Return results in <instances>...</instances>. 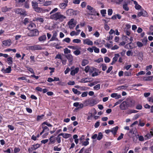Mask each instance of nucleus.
I'll return each instance as SVG.
<instances>
[{
  "instance_id": "f3484780",
  "label": "nucleus",
  "mask_w": 153,
  "mask_h": 153,
  "mask_svg": "<svg viewBox=\"0 0 153 153\" xmlns=\"http://www.w3.org/2000/svg\"><path fill=\"white\" fill-rule=\"evenodd\" d=\"M68 1H65V3H62L60 4L59 7L62 9H64L67 5Z\"/></svg>"
},
{
  "instance_id": "72a5a7b5",
  "label": "nucleus",
  "mask_w": 153,
  "mask_h": 153,
  "mask_svg": "<svg viewBox=\"0 0 153 153\" xmlns=\"http://www.w3.org/2000/svg\"><path fill=\"white\" fill-rule=\"evenodd\" d=\"M81 51L79 50V49H77L76 51L73 52V53L76 56H78L80 54Z\"/></svg>"
},
{
  "instance_id": "e433bc0d",
  "label": "nucleus",
  "mask_w": 153,
  "mask_h": 153,
  "mask_svg": "<svg viewBox=\"0 0 153 153\" xmlns=\"http://www.w3.org/2000/svg\"><path fill=\"white\" fill-rule=\"evenodd\" d=\"M100 85L98 84L94 87V90H98L100 88Z\"/></svg>"
},
{
  "instance_id": "a211bd4d",
  "label": "nucleus",
  "mask_w": 153,
  "mask_h": 153,
  "mask_svg": "<svg viewBox=\"0 0 153 153\" xmlns=\"http://www.w3.org/2000/svg\"><path fill=\"white\" fill-rule=\"evenodd\" d=\"M43 129L42 131L40 133V135H41L44 132H47L49 131V128L46 126H42Z\"/></svg>"
},
{
  "instance_id": "b1692460",
  "label": "nucleus",
  "mask_w": 153,
  "mask_h": 153,
  "mask_svg": "<svg viewBox=\"0 0 153 153\" xmlns=\"http://www.w3.org/2000/svg\"><path fill=\"white\" fill-rule=\"evenodd\" d=\"M72 91L75 94H77L78 95H79L81 94V92L74 88H73L72 89Z\"/></svg>"
},
{
  "instance_id": "6ab92c4d",
  "label": "nucleus",
  "mask_w": 153,
  "mask_h": 153,
  "mask_svg": "<svg viewBox=\"0 0 153 153\" xmlns=\"http://www.w3.org/2000/svg\"><path fill=\"white\" fill-rule=\"evenodd\" d=\"M36 26V25L35 24L33 23H31L28 25V28L29 30H32L34 28H35Z\"/></svg>"
},
{
  "instance_id": "de8ad7c7",
  "label": "nucleus",
  "mask_w": 153,
  "mask_h": 153,
  "mask_svg": "<svg viewBox=\"0 0 153 153\" xmlns=\"http://www.w3.org/2000/svg\"><path fill=\"white\" fill-rule=\"evenodd\" d=\"M71 136V134H70L65 133L64 134V135L63 136V137L64 138L67 139L70 137Z\"/></svg>"
},
{
  "instance_id": "338daca9",
  "label": "nucleus",
  "mask_w": 153,
  "mask_h": 153,
  "mask_svg": "<svg viewBox=\"0 0 153 153\" xmlns=\"http://www.w3.org/2000/svg\"><path fill=\"white\" fill-rule=\"evenodd\" d=\"M88 94V92L87 91H85L83 92L81 95V96L82 97H86L87 96Z\"/></svg>"
},
{
  "instance_id": "09e8293b",
  "label": "nucleus",
  "mask_w": 153,
  "mask_h": 153,
  "mask_svg": "<svg viewBox=\"0 0 153 153\" xmlns=\"http://www.w3.org/2000/svg\"><path fill=\"white\" fill-rule=\"evenodd\" d=\"M58 10L57 8H54L50 13V14L51 15L52 14L55 13Z\"/></svg>"
},
{
  "instance_id": "f257e3e1",
  "label": "nucleus",
  "mask_w": 153,
  "mask_h": 153,
  "mask_svg": "<svg viewBox=\"0 0 153 153\" xmlns=\"http://www.w3.org/2000/svg\"><path fill=\"white\" fill-rule=\"evenodd\" d=\"M50 17L52 19L59 22H63L66 18L65 16L62 14L60 12H57L52 14L51 15Z\"/></svg>"
},
{
  "instance_id": "39448f33",
  "label": "nucleus",
  "mask_w": 153,
  "mask_h": 153,
  "mask_svg": "<svg viewBox=\"0 0 153 153\" xmlns=\"http://www.w3.org/2000/svg\"><path fill=\"white\" fill-rule=\"evenodd\" d=\"M122 38L123 40L127 43L129 42V41L132 42L133 40V38L131 36H130V38H129L126 36L123 35Z\"/></svg>"
},
{
  "instance_id": "7c9ffc66",
  "label": "nucleus",
  "mask_w": 153,
  "mask_h": 153,
  "mask_svg": "<svg viewBox=\"0 0 153 153\" xmlns=\"http://www.w3.org/2000/svg\"><path fill=\"white\" fill-rule=\"evenodd\" d=\"M36 21L37 22H39L41 23H43L44 22V19L41 18L37 17L35 19Z\"/></svg>"
},
{
  "instance_id": "774afa93",
  "label": "nucleus",
  "mask_w": 153,
  "mask_h": 153,
  "mask_svg": "<svg viewBox=\"0 0 153 153\" xmlns=\"http://www.w3.org/2000/svg\"><path fill=\"white\" fill-rule=\"evenodd\" d=\"M142 12L143 14V16H148V14L147 12L144 10H142Z\"/></svg>"
},
{
  "instance_id": "f8f14e48",
  "label": "nucleus",
  "mask_w": 153,
  "mask_h": 153,
  "mask_svg": "<svg viewBox=\"0 0 153 153\" xmlns=\"http://www.w3.org/2000/svg\"><path fill=\"white\" fill-rule=\"evenodd\" d=\"M86 102H88L89 103H90V105L91 106H93L97 103L96 100L93 99L91 100H86Z\"/></svg>"
},
{
  "instance_id": "a19ab883",
  "label": "nucleus",
  "mask_w": 153,
  "mask_h": 153,
  "mask_svg": "<svg viewBox=\"0 0 153 153\" xmlns=\"http://www.w3.org/2000/svg\"><path fill=\"white\" fill-rule=\"evenodd\" d=\"M93 48H94V50L95 53H98L99 52L100 49L99 48H97L95 46H93Z\"/></svg>"
},
{
  "instance_id": "412c9836",
  "label": "nucleus",
  "mask_w": 153,
  "mask_h": 153,
  "mask_svg": "<svg viewBox=\"0 0 153 153\" xmlns=\"http://www.w3.org/2000/svg\"><path fill=\"white\" fill-rule=\"evenodd\" d=\"M153 78V76H148L145 77L143 78V80L144 81H151Z\"/></svg>"
},
{
  "instance_id": "473e14b6",
  "label": "nucleus",
  "mask_w": 153,
  "mask_h": 153,
  "mask_svg": "<svg viewBox=\"0 0 153 153\" xmlns=\"http://www.w3.org/2000/svg\"><path fill=\"white\" fill-rule=\"evenodd\" d=\"M103 135L102 133L100 132L99 133L98 135H97V140H100L102 138Z\"/></svg>"
},
{
  "instance_id": "864d4df0",
  "label": "nucleus",
  "mask_w": 153,
  "mask_h": 153,
  "mask_svg": "<svg viewBox=\"0 0 153 153\" xmlns=\"http://www.w3.org/2000/svg\"><path fill=\"white\" fill-rule=\"evenodd\" d=\"M125 76H131V72H128V71H125L124 73Z\"/></svg>"
},
{
  "instance_id": "e2e57ef3",
  "label": "nucleus",
  "mask_w": 153,
  "mask_h": 153,
  "mask_svg": "<svg viewBox=\"0 0 153 153\" xmlns=\"http://www.w3.org/2000/svg\"><path fill=\"white\" fill-rule=\"evenodd\" d=\"M87 9L88 10L90 11V12L94 9V8H93L92 7L89 5H88L87 6Z\"/></svg>"
},
{
  "instance_id": "5701e85b",
  "label": "nucleus",
  "mask_w": 153,
  "mask_h": 153,
  "mask_svg": "<svg viewBox=\"0 0 153 153\" xmlns=\"http://www.w3.org/2000/svg\"><path fill=\"white\" fill-rule=\"evenodd\" d=\"M90 13H91L90 14H91V15H93L94 16H99V14L94 9H93V10H92L90 12Z\"/></svg>"
},
{
  "instance_id": "0eeeda50",
  "label": "nucleus",
  "mask_w": 153,
  "mask_h": 153,
  "mask_svg": "<svg viewBox=\"0 0 153 153\" xmlns=\"http://www.w3.org/2000/svg\"><path fill=\"white\" fill-rule=\"evenodd\" d=\"M53 35L52 37L50 39V41H58L59 40L56 37L57 36V33L56 31L53 32Z\"/></svg>"
},
{
  "instance_id": "6e6552de",
  "label": "nucleus",
  "mask_w": 153,
  "mask_h": 153,
  "mask_svg": "<svg viewBox=\"0 0 153 153\" xmlns=\"http://www.w3.org/2000/svg\"><path fill=\"white\" fill-rule=\"evenodd\" d=\"M127 104L126 102H123L120 105V108L123 110H125L127 108Z\"/></svg>"
},
{
  "instance_id": "37998d69",
  "label": "nucleus",
  "mask_w": 153,
  "mask_h": 153,
  "mask_svg": "<svg viewBox=\"0 0 153 153\" xmlns=\"http://www.w3.org/2000/svg\"><path fill=\"white\" fill-rule=\"evenodd\" d=\"M64 53L65 54H68L71 53L70 50L68 49V48H66L64 49Z\"/></svg>"
},
{
  "instance_id": "dca6fc26",
  "label": "nucleus",
  "mask_w": 153,
  "mask_h": 153,
  "mask_svg": "<svg viewBox=\"0 0 153 153\" xmlns=\"http://www.w3.org/2000/svg\"><path fill=\"white\" fill-rule=\"evenodd\" d=\"M46 39V36L45 35H43L40 36L39 38V40L40 42H44Z\"/></svg>"
},
{
  "instance_id": "3c124183",
  "label": "nucleus",
  "mask_w": 153,
  "mask_h": 153,
  "mask_svg": "<svg viewBox=\"0 0 153 153\" xmlns=\"http://www.w3.org/2000/svg\"><path fill=\"white\" fill-rule=\"evenodd\" d=\"M45 116L44 114H42L41 115H39L37 117V121L40 120L43 118V117Z\"/></svg>"
},
{
  "instance_id": "4468645a",
  "label": "nucleus",
  "mask_w": 153,
  "mask_h": 153,
  "mask_svg": "<svg viewBox=\"0 0 153 153\" xmlns=\"http://www.w3.org/2000/svg\"><path fill=\"white\" fill-rule=\"evenodd\" d=\"M79 70V68L78 67L76 68L74 70L71 71V74L72 76H74L75 74L77 73Z\"/></svg>"
},
{
  "instance_id": "20e7f679",
  "label": "nucleus",
  "mask_w": 153,
  "mask_h": 153,
  "mask_svg": "<svg viewBox=\"0 0 153 153\" xmlns=\"http://www.w3.org/2000/svg\"><path fill=\"white\" fill-rule=\"evenodd\" d=\"M30 31L28 33V35L29 36H36L38 35L39 32L36 29L30 30Z\"/></svg>"
},
{
  "instance_id": "a878e982",
  "label": "nucleus",
  "mask_w": 153,
  "mask_h": 153,
  "mask_svg": "<svg viewBox=\"0 0 153 153\" xmlns=\"http://www.w3.org/2000/svg\"><path fill=\"white\" fill-rule=\"evenodd\" d=\"M123 9L126 11H128L129 10V8L128 6V4L126 3L123 4Z\"/></svg>"
},
{
  "instance_id": "9b49d317",
  "label": "nucleus",
  "mask_w": 153,
  "mask_h": 153,
  "mask_svg": "<svg viewBox=\"0 0 153 153\" xmlns=\"http://www.w3.org/2000/svg\"><path fill=\"white\" fill-rule=\"evenodd\" d=\"M152 136H153V128H152L150 133L147 134L145 137H146V139L147 140L150 138Z\"/></svg>"
},
{
  "instance_id": "f03ea898",
  "label": "nucleus",
  "mask_w": 153,
  "mask_h": 153,
  "mask_svg": "<svg viewBox=\"0 0 153 153\" xmlns=\"http://www.w3.org/2000/svg\"><path fill=\"white\" fill-rule=\"evenodd\" d=\"M32 6L34 10L39 13L44 12V10L42 8L38 7V3L35 1H32Z\"/></svg>"
},
{
  "instance_id": "a18cd8bd",
  "label": "nucleus",
  "mask_w": 153,
  "mask_h": 153,
  "mask_svg": "<svg viewBox=\"0 0 153 153\" xmlns=\"http://www.w3.org/2000/svg\"><path fill=\"white\" fill-rule=\"evenodd\" d=\"M69 25V28L71 29L73 28L76 25V23H73L72 24H68Z\"/></svg>"
},
{
  "instance_id": "f704fd0d",
  "label": "nucleus",
  "mask_w": 153,
  "mask_h": 153,
  "mask_svg": "<svg viewBox=\"0 0 153 153\" xmlns=\"http://www.w3.org/2000/svg\"><path fill=\"white\" fill-rule=\"evenodd\" d=\"M94 73H93L91 74V76L92 77H94L95 76H97L99 75V74L98 73V70L97 69L96 71H94Z\"/></svg>"
},
{
  "instance_id": "8fccbe9b",
  "label": "nucleus",
  "mask_w": 153,
  "mask_h": 153,
  "mask_svg": "<svg viewBox=\"0 0 153 153\" xmlns=\"http://www.w3.org/2000/svg\"><path fill=\"white\" fill-rule=\"evenodd\" d=\"M133 54V53L131 51L128 50L126 52V55L128 56H132Z\"/></svg>"
},
{
  "instance_id": "0e129e2a",
  "label": "nucleus",
  "mask_w": 153,
  "mask_h": 153,
  "mask_svg": "<svg viewBox=\"0 0 153 153\" xmlns=\"http://www.w3.org/2000/svg\"><path fill=\"white\" fill-rule=\"evenodd\" d=\"M137 45L138 47L139 48L141 47L143 45V44L142 43L139 41L137 42Z\"/></svg>"
},
{
  "instance_id": "bb28decb",
  "label": "nucleus",
  "mask_w": 153,
  "mask_h": 153,
  "mask_svg": "<svg viewBox=\"0 0 153 153\" xmlns=\"http://www.w3.org/2000/svg\"><path fill=\"white\" fill-rule=\"evenodd\" d=\"M19 14H20L21 15L23 16H25L27 15L26 11L24 10H23L22 9H21V11H20V13Z\"/></svg>"
},
{
  "instance_id": "680f3d73",
  "label": "nucleus",
  "mask_w": 153,
  "mask_h": 153,
  "mask_svg": "<svg viewBox=\"0 0 153 153\" xmlns=\"http://www.w3.org/2000/svg\"><path fill=\"white\" fill-rule=\"evenodd\" d=\"M1 10L2 12L3 13H5L7 12V6H5L2 7Z\"/></svg>"
},
{
  "instance_id": "ea45409f",
  "label": "nucleus",
  "mask_w": 153,
  "mask_h": 153,
  "mask_svg": "<svg viewBox=\"0 0 153 153\" xmlns=\"http://www.w3.org/2000/svg\"><path fill=\"white\" fill-rule=\"evenodd\" d=\"M124 32L126 35H127L129 37H130V32L129 30H126V29H124Z\"/></svg>"
},
{
  "instance_id": "5fc2aeb1",
  "label": "nucleus",
  "mask_w": 153,
  "mask_h": 153,
  "mask_svg": "<svg viewBox=\"0 0 153 153\" xmlns=\"http://www.w3.org/2000/svg\"><path fill=\"white\" fill-rule=\"evenodd\" d=\"M55 59H59L61 60L62 59V56L60 54H58L55 57Z\"/></svg>"
},
{
  "instance_id": "4be33fe9",
  "label": "nucleus",
  "mask_w": 153,
  "mask_h": 153,
  "mask_svg": "<svg viewBox=\"0 0 153 153\" xmlns=\"http://www.w3.org/2000/svg\"><path fill=\"white\" fill-rule=\"evenodd\" d=\"M11 71V67L10 66L7 68L6 69L4 70V72L6 73H10Z\"/></svg>"
},
{
  "instance_id": "58836bf2",
  "label": "nucleus",
  "mask_w": 153,
  "mask_h": 153,
  "mask_svg": "<svg viewBox=\"0 0 153 153\" xmlns=\"http://www.w3.org/2000/svg\"><path fill=\"white\" fill-rule=\"evenodd\" d=\"M101 66L102 67V70L104 71H105L107 69V67L105 64H102Z\"/></svg>"
},
{
  "instance_id": "052dcab7",
  "label": "nucleus",
  "mask_w": 153,
  "mask_h": 153,
  "mask_svg": "<svg viewBox=\"0 0 153 153\" xmlns=\"http://www.w3.org/2000/svg\"><path fill=\"white\" fill-rule=\"evenodd\" d=\"M90 68V66L88 65L85 67L84 71L86 73H87L89 72Z\"/></svg>"
},
{
  "instance_id": "bf43d9fd",
  "label": "nucleus",
  "mask_w": 153,
  "mask_h": 153,
  "mask_svg": "<svg viewBox=\"0 0 153 153\" xmlns=\"http://www.w3.org/2000/svg\"><path fill=\"white\" fill-rule=\"evenodd\" d=\"M137 136H138V138L139 141H143L144 140V137L142 136L139 135Z\"/></svg>"
},
{
  "instance_id": "ddd939ff",
  "label": "nucleus",
  "mask_w": 153,
  "mask_h": 153,
  "mask_svg": "<svg viewBox=\"0 0 153 153\" xmlns=\"http://www.w3.org/2000/svg\"><path fill=\"white\" fill-rule=\"evenodd\" d=\"M111 96L112 98H115L116 99H117L121 97V96L120 94L118 95L117 93H112Z\"/></svg>"
},
{
  "instance_id": "13d9d810",
  "label": "nucleus",
  "mask_w": 153,
  "mask_h": 153,
  "mask_svg": "<svg viewBox=\"0 0 153 153\" xmlns=\"http://www.w3.org/2000/svg\"><path fill=\"white\" fill-rule=\"evenodd\" d=\"M98 83V82L97 81H95L91 83L88 84V85L90 87H92V86L95 85Z\"/></svg>"
},
{
  "instance_id": "2f4dec72",
  "label": "nucleus",
  "mask_w": 153,
  "mask_h": 153,
  "mask_svg": "<svg viewBox=\"0 0 153 153\" xmlns=\"http://www.w3.org/2000/svg\"><path fill=\"white\" fill-rule=\"evenodd\" d=\"M88 63V61L86 59H83L82 61V66H85Z\"/></svg>"
},
{
  "instance_id": "423d86ee",
  "label": "nucleus",
  "mask_w": 153,
  "mask_h": 153,
  "mask_svg": "<svg viewBox=\"0 0 153 153\" xmlns=\"http://www.w3.org/2000/svg\"><path fill=\"white\" fill-rule=\"evenodd\" d=\"M40 145L39 144H36V145H33L31 148L28 149V151L29 153L32 152L33 150H35L36 149L39 147Z\"/></svg>"
},
{
  "instance_id": "7ed1b4c3",
  "label": "nucleus",
  "mask_w": 153,
  "mask_h": 153,
  "mask_svg": "<svg viewBox=\"0 0 153 153\" xmlns=\"http://www.w3.org/2000/svg\"><path fill=\"white\" fill-rule=\"evenodd\" d=\"M43 45H36L33 46H30L29 47V49L32 51L39 50H44L45 48Z\"/></svg>"
},
{
  "instance_id": "c9c22d12",
  "label": "nucleus",
  "mask_w": 153,
  "mask_h": 153,
  "mask_svg": "<svg viewBox=\"0 0 153 153\" xmlns=\"http://www.w3.org/2000/svg\"><path fill=\"white\" fill-rule=\"evenodd\" d=\"M45 125H46L48 127H52V126L51 124L46 122H44L42 123V126H44Z\"/></svg>"
},
{
  "instance_id": "393cba45",
  "label": "nucleus",
  "mask_w": 153,
  "mask_h": 153,
  "mask_svg": "<svg viewBox=\"0 0 153 153\" xmlns=\"http://www.w3.org/2000/svg\"><path fill=\"white\" fill-rule=\"evenodd\" d=\"M89 79L88 78H84L81 79L80 82L81 83H85L89 82Z\"/></svg>"
},
{
  "instance_id": "1a4fd4ad",
  "label": "nucleus",
  "mask_w": 153,
  "mask_h": 153,
  "mask_svg": "<svg viewBox=\"0 0 153 153\" xmlns=\"http://www.w3.org/2000/svg\"><path fill=\"white\" fill-rule=\"evenodd\" d=\"M2 44L4 46H9L11 44V41L10 39L4 40L2 42Z\"/></svg>"
},
{
  "instance_id": "6e6d98bb",
  "label": "nucleus",
  "mask_w": 153,
  "mask_h": 153,
  "mask_svg": "<svg viewBox=\"0 0 153 153\" xmlns=\"http://www.w3.org/2000/svg\"><path fill=\"white\" fill-rule=\"evenodd\" d=\"M81 42L80 39H75L73 40V42L75 43H80Z\"/></svg>"
},
{
  "instance_id": "cd10ccee",
  "label": "nucleus",
  "mask_w": 153,
  "mask_h": 153,
  "mask_svg": "<svg viewBox=\"0 0 153 153\" xmlns=\"http://www.w3.org/2000/svg\"><path fill=\"white\" fill-rule=\"evenodd\" d=\"M13 58L11 57H9L7 59V61L8 62V64L9 65H11L13 63Z\"/></svg>"
},
{
  "instance_id": "69168bd1",
  "label": "nucleus",
  "mask_w": 153,
  "mask_h": 153,
  "mask_svg": "<svg viewBox=\"0 0 153 153\" xmlns=\"http://www.w3.org/2000/svg\"><path fill=\"white\" fill-rule=\"evenodd\" d=\"M71 41V39L70 38L67 37L64 39L63 41L67 43H69Z\"/></svg>"
},
{
  "instance_id": "c756f323",
  "label": "nucleus",
  "mask_w": 153,
  "mask_h": 153,
  "mask_svg": "<svg viewBox=\"0 0 153 153\" xmlns=\"http://www.w3.org/2000/svg\"><path fill=\"white\" fill-rule=\"evenodd\" d=\"M68 47L70 48L71 49L74 50H76L77 49H80V48L78 46H68Z\"/></svg>"
},
{
  "instance_id": "aec40b11",
  "label": "nucleus",
  "mask_w": 153,
  "mask_h": 153,
  "mask_svg": "<svg viewBox=\"0 0 153 153\" xmlns=\"http://www.w3.org/2000/svg\"><path fill=\"white\" fill-rule=\"evenodd\" d=\"M67 58L68 59L69 62H71L73 60V57L71 54H68L66 56Z\"/></svg>"
},
{
  "instance_id": "c85d7f7f",
  "label": "nucleus",
  "mask_w": 153,
  "mask_h": 153,
  "mask_svg": "<svg viewBox=\"0 0 153 153\" xmlns=\"http://www.w3.org/2000/svg\"><path fill=\"white\" fill-rule=\"evenodd\" d=\"M120 56L119 54H115L114 55V56L113 58V60L115 62L117 60L118 57Z\"/></svg>"
},
{
  "instance_id": "9d476101",
  "label": "nucleus",
  "mask_w": 153,
  "mask_h": 153,
  "mask_svg": "<svg viewBox=\"0 0 153 153\" xmlns=\"http://www.w3.org/2000/svg\"><path fill=\"white\" fill-rule=\"evenodd\" d=\"M83 43L84 44L90 45H92L93 44L92 41L88 39L84 40Z\"/></svg>"
},
{
  "instance_id": "603ef678",
  "label": "nucleus",
  "mask_w": 153,
  "mask_h": 153,
  "mask_svg": "<svg viewBox=\"0 0 153 153\" xmlns=\"http://www.w3.org/2000/svg\"><path fill=\"white\" fill-rule=\"evenodd\" d=\"M61 150V148H58L57 146H55L53 148V150L55 151H59Z\"/></svg>"
},
{
  "instance_id": "79ce46f5",
  "label": "nucleus",
  "mask_w": 153,
  "mask_h": 153,
  "mask_svg": "<svg viewBox=\"0 0 153 153\" xmlns=\"http://www.w3.org/2000/svg\"><path fill=\"white\" fill-rule=\"evenodd\" d=\"M96 70H97L96 68L94 67H92L91 68H90V70H89L88 72L91 73L93 72L94 71H96Z\"/></svg>"
},
{
  "instance_id": "2eb2a0df",
  "label": "nucleus",
  "mask_w": 153,
  "mask_h": 153,
  "mask_svg": "<svg viewBox=\"0 0 153 153\" xmlns=\"http://www.w3.org/2000/svg\"><path fill=\"white\" fill-rule=\"evenodd\" d=\"M118 127L117 126H116L115 127H114L113 128L111 129V132L114 135H116L117 134V131L118 129Z\"/></svg>"
},
{
  "instance_id": "49530a36",
  "label": "nucleus",
  "mask_w": 153,
  "mask_h": 153,
  "mask_svg": "<svg viewBox=\"0 0 153 153\" xmlns=\"http://www.w3.org/2000/svg\"><path fill=\"white\" fill-rule=\"evenodd\" d=\"M51 4V1H47L45 2H44L43 3L44 6H48Z\"/></svg>"
},
{
  "instance_id": "4d7b16f0",
  "label": "nucleus",
  "mask_w": 153,
  "mask_h": 153,
  "mask_svg": "<svg viewBox=\"0 0 153 153\" xmlns=\"http://www.w3.org/2000/svg\"><path fill=\"white\" fill-rule=\"evenodd\" d=\"M104 61L105 62L108 63L110 62V59L107 56H106L104 58Z\"/></svg>"
},
{
  "instance_id": "c03bdc74",
  "label": "nucleus",
  "mask_w": 153,
  "mask_h": 153,
  "mask_svg": "<svg viewBox=\"0 0 153 153\" xmlns=\"http://www.w3.org/2000/svg\"><path fill=\"white\" fill-rule=\"evenodd\" d=\"M21 11V8H16L14 9L15 12L17 14H19L20 11Z\"/></svg>"
},
{
  "instance_id": "4c0bfd02",
  "label": "nucleus",
  "mask_w": 153,
  "mask_h": 153,
  "mask_svg": "<svg viewBox=\"0 0 153 153\" xmlns=\"http://www.w3.org/2000/svg\"><path fill=\"white\" fill-rule=\"evenodd\" d=\"M127 87L128 86L126 85H122L118 87V89L119 90L121 89H125L127 88Z\"/></svg>"
}]
</instances>
